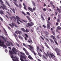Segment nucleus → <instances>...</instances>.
<instances>
[{
    "instance_id": "1",
    "label": "nucleus",
    "mask_w": 61,
    "mask_h": 61,
    "mask_svg": "<svg viewBox=\"0 0 61 61\" xmlns=\"http://www.w3.org/2000/svg\"><path fill=\"white\" fill-rule=\"evenodd\" d=\"M12 51H9V52L10 53V54L11 55L10 56L11 58H15V57L14 56H13V55L14 54V53L15 55H16V52H17V50L15 47H13V48L12 49Z\"/></svg>"
},
{
    "instance_id": "2",
    "label": "nucleus",
    "mask_w": 61,
    "mask_h": 61,
    "mask_svg": "<svg viewBox=\"0 0 61 61\" xmlns=\"http://www.w3.org/2000/svg\"><path fill=\"white\" fill-rule=\"evenodd\" d=\"M0 2L1 3V8H2L3 10H4L5 9V10H7V8H6V6L5 5V4H4V2H3V1L2 0H0Z\"/></svg>"
},
{
    "instance_id": "3",
    "label": "nucleus",
    "mask_w": 61,
    "mask_h": 61,
    "mask_svg": "<svg viewBox=\"0 0 61 61\" xmlns=\"http://www.w3.org/2000/svg\"><path fill=\"white\" fill-rule=\"evenodd\" d=\"M28 46L30 47V51H31L32 52V53H34V55L35 56H36V53L35 52H34V51H33L32 50H32H34V47H33L32 46L30 45H28Z\"/></svg>"
},
{
    "instance_id": "4",
    "label": "nucleus",
    "mask_w": 61,
    "mask_h": 61,
    "mask_svg": "<svg viewBox=\"0 0 61 61\" xmlns=\"http://www.w3.org/2000/svg\"><path fill=\"white\" fill-rule=\"evenodd\" d=\"M34 25V23L33 22H31L30 23H28L27 25H26V26L27 27L30 28V26H32Z\"/></svg>"
},
{
    "instance_id": "5",
    "label": "nucleus",
    "mask_w": 61,
    "mask_h": 61,
    "mask_svg": "<svg viewBox=\"0 0 61 61\" xmlns=\"http://www.w3.org/2000/svg\"><path fill=\"white\" fill-rule=\"evenodd\" d=\"M50 37L51 38H52H52L53 39L56 44V45H58V43H57L56 41V40L55 36L53 35H51L50 36Z\"/></svg>"
},
{
    "instance_id": "6",
    "label": "nucleus",
    "mask_w": 61,
    "mask_h": 61,
    "mask_svg": "<svg viewBox=\"0 0 61 61\" xmlns=\"http://www.w3.org/2000/svg\"><path fill=\"white\" fill-rule=\"evenodd\" d=\"M28 9L31 12H34V11H35L36 10V7H34L33 8V9L32 8H31L30 7H29L28 8Z\"/></svg>"
},
{
    "instance_id": "7",
    "label": "nucleus",
    "mask_w": 61,
    "mask_h": 61,
    "mask_svg": "<svg viewBox=\"0 0 61 61\" xmlns=\"http://www.w3.org/2000/svg\"><path fill=\"white\" fill-rule=\"evenodd\" d=\"M50 56H51V58H54V59H56V56H54V54L53 53H50L49 54Z\"/></svg>"
},
{
    "instance_id": "8",
    "label": "nucleus",
    "mask_w": 61,
    "mask_h": 61,
    "mask_svg": "<svg viewBox=\"0 0 61 61\" xmlns=\"http://www.w3.org/2000/svg\"><path fill=\"white\" fill-rule=\"evenodd\" d=\"M4 41H2L1 40H0V46H2L4 45Z\"/></svg>"
},
{
    "instance_id": "9",
    "label": "nucleus",
    "mask_w": 61,
    "mask_h": 61,
    "mask_svg": "<svg viewBox=\"0 0 61 61\" xmlns=\"http://www.w3.org/2000/svg\"><path fill=\"white\" fill-rule=\"evenodd\" d=\"M26 17L27 18L29 22H30L31 21H32V20L30 18V17H29V16H26Z\"/></svg>"
},
{
    "instance_id": "10",
    "label": "nucleus",
    "mask_w": 61,
    "mask_h": 61,
    "mask_svg": "<svg viewBox=\"0 0 61 61\" xmlns=\"http://www.w3.org/2000/svg\"><path fill=\"white\" fill-rule=\"evenodd\" d=\"M23 5L24 6V8L25 9V10L26 11L27 10V9H26V6L25 5V3H23Z\"/></svg>"
},
{
    "instance_id": "11",
    "label": "nucleus",
    "mask_w": 61,
    "mask_h": 61,
    "mask_svg": "<svg viewBox=\"0 0 61 61\" xmlns=\"http://www.w3.org/2000/svg\"><path fill=\"white\" fill-rule=\"evenodd\" d=\"M55 51L56 52H59H59H60V51H59L58 49V48H55Z\"/></svg>"
},
{
    "instance_id": "12",
    "label": "nucleus",
    "mask_w": 61,
    "mask_h": 61,
    "mask_svg": "<svg viewBox=\"0 0 61 61\" xmlns=\"http://www.w3.org/2000/svg\"><path fill=\"white\" fill-rule=\"evenodd\" d=\"M16 17L17 20H19V21L20 22H21V23H23V22L21 20H20V18L19 17H18V16H16Z\"/></svg>"
},
{
    "instance_id": "13",
    "label": "nucleus",
    "mask_w": 61,
    "mask_h": 61,
    "mask_svg": "<svg viewBox=\"0 0 61 61\" xmlns=\"http://www.w3.org/2000/svg\"><path fill=\"white\" fill-rule=\"evenodd\" d=\"M0 37L3 39L5 42H6V40H5V38L4 36H0Z\"/></svg>"
},
{
    "instance_id": "14",
    "label": "nucleus",
    "mask_w": 61,
    "mask_h": 61,
    "mask_svg": "<svg viewBox=\"0 0 61 61\" xmlns=\"http://www.w3.org/2000/svg\"><path fill=\"white\" fill-rule=\"evenodd\" d=\"M12 60L13 61H18V59L17 58L15 57V59L14 58L12 59Z\"/></svg>"
},
{
    "instance_id": "15",
    "label": "nucleus",
    "mask_w": 61,
    "mask_h": 61,
    "mask_svg": "<svg viewBox=\"0 0 61 61\" xmlns=\"http://www.w3.org/2000/svg\"><path fill=\"white\" fill-rule=\"evenodd\" d=\"M20 57H21L22 58H24V59H26V58H25V56H23L22 55H20Z\"/></svg>"
},
{
    "instance_id": "16",
    "label": "nucleus",
    "mask_w": 61,
    "mask_h": 61,
    "mask_svg": "<svg viewBox=\"0 0 61 61\" xmlns=\"http://www.w3.org/2000/svg\"><path fill=\"white\" fill-rule=\"evenodd\" d=\"M0 13L1 15H4V11L2 10H0Z\"/></svg>"
},
{
    "instance_id": "17",
    "label": "nucleus",
    "mask_w": 61,
    "mask_h": 61,
    "mask_svg": "<svg viewBox=\"0 0 61 61\" xmlns=\"http://www.w3.org/2000/svg\"><path fill=\"white\" fill-rule=\"evenodd\" d=\"M28 58H29V59H31V60H32V59H33V58H32V57H31V55H30L28 56Z\"/></svg>"
},
{
    "instance_id": "18",
    "label": "nucleus",
    "mask_w": 61,
    "mask_h": 61,
    "mask_svg": "<svg viewBox=\"0 0 61 61\" xmlns=\"http://www.w3.org/2000/svg\"><path fill=\"white\" fill-rule=\"evenodd\" d=\"M41 18H42V19L43 20V21H45V19H44V18L43 16V15H41Z\"/></svg>"
},
{
    "instance_id": "19",
    "label": "nucleus",
    "mask_w": 61,
    "mask_h": 61,
    "mask_svg": "<svg viewBox=\"0 0 61 61\" xmlns=\"http://www.w3.org/2000/svg\"><path fill=\"white\" fill-rule=\"evenodd\" d=\"M50 25L48 24H47V28H48V29H50Z\"/></svg>"
},
{
    "instance_id": "20",
    "label": "nucleus",
    "mask_w": 61,
    "mask_h": 61,
    "mask_svg": "<svg viewBox=\"0 0 61 61\" xmlns=\"http://www.w3.org/2000/svg\"><path fill=\"white\" fill-rule=\"evenodd\" d=\"M50 40L51 41V44L54 43V41H53L52 40V39H50Z\"/></svg>"
},
{
    "instance_id": "21",
    "label": "nucleus",
    "mask_w": 61,
    "mask_h": 61,
    "mask_svg": "<svg viewBox=\"0 0 61 61\" xmlns=\"http://www.w3.org/2000/svg\"><path fill=\"white\" fill-rule=\"evenodd\" d=\"M32 4L33 5H34V6H36V4H35V2L33 1H32Z\"/></svg>"
},
{
    "instance_id": "22",
    "label": "nucleus",
    "mask_w": 61,
    "mask_h": 61,
    "mask_svg": "<svg viewBox=\"0 0 61 61\" xmlns=\"http://www.w3.org/2000/svg\"><path fill=\"white\" fill-rule=\"evenodd\" d=\"M57 29H58V30H61V28L59 26H58L57 27Z\"/></svg>"
},
{
    "instance_id": "23",
    "label": "nucleus",
    "mask_w": 61,
    "mask_h": 61,
    "mask_svg": "<svg viewBox=\"0 0 61 61\" xmlns=\"http://www.w3.org/2000/svg\"><path fill=\"white\" fill-rule=\"evenodd\" d=\"M18 36L19 38H21V40H23V37H21V36L19 35Z\"/></svg>"
},
{
    "instance_id": "24",
    "label": "nucleus",
    "mask_w": 61,
    "mask_h": 61,
    "mask_svg": "<svg viewBox=\"0 0 61 61\" xmlns=\"http://www.w3.org/2000/svg\"><path fill=\"white\" fill-rule=\"evenodd\" d=\"M21 29L23 32H25V29L24 28H22Z\"/></svg>"
},
{
    "instance_id": "25",
    "label": "nucleus",
    "mask_w": 61,
    "mask_h": 61,
    "mask_svg": "<svg viewBox=\"0 0 61 61\" xmlns=\"http://www.w3.org/2000/svg\"><path fill=\"white\" fill-rule=\"evenodd\" d=\"M44 33H45V34L46 35H49V34H48V32H47L46 31H44Z\"/></svg>"
},
{
    "instance_id": "26",
    "label": "nucleus",
    "mask_w": 61,
    "mask_h": 61,
    "mask_svg": "<svg viewBox=\"0 0 61 61\" xmlns=\"http://www.w3.org/2000/svg\"><path fill=\"white\" fill-rule=\"evenodd\" d=\"M14 4H15V5L16 6H17V7H19V6H18V5L15 2H14Z\"/></svg>"
},
{
    "instance_id": "27",
    "label": "nucleus",
    "mask_w": 61,
    "mask_h": 61,
    "mask_svg": "<svg viewBox=\"0 0 61 61\" xmlns=\"http://www.w3.org/2000/svg\"><path fill=\"white\" fill-rule=\"evenodd\" d=\"M57 22L59 23L60 22V19H59V18H58L57 19Z\"/></svg>"
},
{
    "instance_id": "28",
    "label": "nucleus",
    "mask_w": 61,
    "mask_h": 61,
    "mask_svg": "<svg viewBox=\"0 0 61 61\" xmlns=\"http://www.w3.org/2000/svg\"><path fill=\"white\" fill-rule=\"evenodd\" d=\"M4 31L5 32V35H7V32H6V30H5V29H4Z\"/></svg>"
},
{
    "instance_id": "29",
    "label": "nucleus",
    "mask_w": 61,
    "mask_h": 61,
    "mask_svg": "<svg viewBox=\"0 0 61 61\" xmlns=\"http://www.w3.org/2000/svg\"><path fill=\"white\" fill-rule=\"evenodd\" d=\"M6 3L9 6V7H10L11 6H10V4H9L6 1Z\"/></svg>"
},
{
    "instance_id": "30",
    "label": "nucleus",
    "mask_w": 61,
    "mask_h": 61,
    "mask_svg": "<svg viewBox=\"0 0 61 61\" xmlns=\"http://www.w3.org/2000/svg\"><path fill=\"white\" fill-rule=\"evenodd\" d=\"M51 31L53 35H54V36H55V32L53 30H52Z\"/></svg>"
},
{
    "instance_id": "31",
    "label": "nucleus",
    "mask_w": 61,
    "mask_h": 61,
    "mask_svg": "<svg viewBox=\"0 0 61 61\" xmlns=\"http://www.w3.org/2000/svg\"><path fill=\"white\" fill-rule=\"evenodd\" d=\"M42 56L44 58H45V59H47V58H46V57L44 55H42Z\"/></svg>"
},
{
    "instance_id": "32",
    "label": "nucleus",
    "mask_w": 61,
    "mask_h": 61,
    "mask_svg": "<svg viewBox=\"0 0 61 61\" xmlns=\"http://www.w3.org/2000/svg\"><path fill=\"white\" fill-rule=\"evenodd\" d=\"M18 33L20 35H21V34L22 33V32L21 31H18Z\"/></svg>"
},
{
    "instance_id": "33",
    "label": "nucleus",
    "mask_w": 61,
    "mask_h": 61,
    "mask_svg": "<svg viewBox=\"0 0 61 61\" xmlns=\"http://www.w3.org/2000/svg\"><path fill=\"white\" fill-rule=\"evenodd\" d=\"M23 45L24 46H25L26 47H27V46H26V45L25 44L23 43Z\"/></svg>"
},
{
    "instance_id": "34",
    "label": "nucleus",
    "mask_w": 61,
    "mask_h": 61,
    "mask_svg": "<svg viewBox=\"0 0 61 61\" xmlns=\"http://www.w3.org/2000/svg\"><path fill=\"white\" fill-rule=\"evenodd\" d=\"M23 50L25 51V52H26V49L25 48H23Z\"/></svg>"
},
{
    "instance_id": "35",
    "label": "nucleus",
    "mask_w": 61,
    "mask_h": 61,
    "mask_svg": "<svg viewBox=\"0 0 61 61\" xmlns=\"http://www.w3.org/2000/svg\"><path fill=\"white\" fill-rule=\"evenodd\" d=\"M50 4L51 5H53V2H52V1H51L50 2Z\"/></svg>"
},
{
    "instance_id": "36",
    "label": "nucleus",
    "mask_w": 61,
    "mask_h": 61,
    "mask_svg": "<svg viewBox=\"0 0 61 61\" xmlns=\"http://www.w3.org/2000/svg\"><path fill=\"white\" fill-rule=\"evenodd\" d=\"M25 32H27V33H28V32H29V30L27 29H26L25 30Z\"/></svg>"
},
{
    "instance_id": "37",
    "label": "nucleus",
    "mask_w": 61,
    "mask_h": 61,
    "mask_svg": "<svg viewBox=\"0 0 61 61\" xmlns=\"http://www.w3.org/2000/svg\"><path fill=\"white\" fill-rule=\"evenodd\" d=\"M56 53H57V56H60V53H59L58 52H56Z\"/></svg>"
},
{
    "instance_id": "38",
    "label": "nucleus",
    "mask_w": 61,
    "mask_h": 61,
    "mask_svg": "<svg viewBox=\"0 0 61 61\" xmlns=\"http://www.w3.org/2000/svg\"><path fill=\"white\" fill-rule=\"evenodd\" d=\"M38 55H39V56H40L41 57L42 56V55H41L40 53H39L38 52Z\"/></svg>"
},
{
    "instance_id": "39",
    "label": "nucleus",
    "mask_w": 61,
    "mask_h": 61,
    "mask_svg": "<svg viewBox=\"0 0 61 61\" xmlns=\"http://www.w3.org/2000/svg\"><path fill=\"white\" fill-rule=\"evenodd\" d=\"M58 30L57 29H56V32H57V33H59V34H60V32H59V31H58Z\"/></svg>"
},
{
    "instance_id": "40",
    "label": "nucleus",
    "mask_w": 61,
    "mask_h": 61,
    "mask_svg": "<svg viewBox=\"0 0 61 61\" xmlns=\"http://www.w3.org/2000/svg\"><path fill=\"white\" fill-rule=\"evenodd\" d=\"M19 6L20 7V8H21L22 7V5H21V4H19Z\"/></svg>"
},
{
    "instance_id": "41",
    "label": "nucleus",
    "mask_w": 61,
    "mask_h": 61,
    "mask_svg": "<svg viewBox=\"0 0 61 61\" xmlns=\"http://www.w3.org/2000/svg\"><path fill=\"white\" fill-rule=\"evenodd\" d=\"M25 53L26 54V55H29V54L28 52H27V51H26V52H25Z\"/></svg>"
},
{
    "instance_id": "42",
    "label": "nucleus",
    "mask_w": 61,
    "mask_h": 61,
    "mask_svg": "<svg viewBox=\"0 0 61 61\" xmlns=\"http://www.w3.org/2000/svg\"><path fill=\"white\" fill-rule=\"evenodd\" d=\"M26 14H27V15H30V13H29V12H27Z\"/></svg>"
},
{
    "instance_id": "43",
    "label": "nucleus",
    "mask_w": 61,
    "mask_h": 61,
    "mask_svg": "<svg viewBox=\"0 0 61 61\" xmlns=\"http://www.w3.org/2000/svg\"><path fill=\"white\" fill-rule=\"evenodd\" d=\"M57 38H58V39H60V38L61 37H60V38H59V36L58 35L57 36Z\"/></svg>"
},
{
    "instance_id": "44",
    "label": "nucleus",
    "mask_w": 61,
    "mask_h": 61,
    "mask_svg": "<svg viewBox=\"0 0 61 61\" xmlns=\"http://www.w3.org/2000/svg\"><path fill=\"white\" fill-rule=\"evenodd\" d=\"M9 25H10V26L11 27H12V28H13V26L11 25V24H9Z\"/></svg>"
},
{
    "instance_id": "45",
    "label": "nucleus",
    "mask_w": 61,
    "mask_h": 61,
    "mask_svg": "<svg viewBox=\"0 0 61 61\" xmlns=\"http://www.w3.org/2000/svg\"><path fill=\"white\" fill-rule=\"evenodd\" d=\"M22 14H24V15H26L25 14V13H24V12L23 11H22Z\"/></svg>"
},
{
    "instance_id": "46",
    "label": "nucleus",
    "mask_w": 61,
    "mask_h": 61,
    "mask_svg": "<svg viewBox=\"0 0 61 61\" xmlns=\"http://www.w3.org/2000/svg\"><path fill=\"white\" fill-rule=\"evenodd\" d=\"M45 39L46 40L48 41V42H49V40H48V39L47 38H46Z\"/></svg>"
},
{
    "instance_id": "47",
    "label": "nucleus",
    "mask_w": 61,
    "mask_h": 61,
    "mask_svg": "<svg viewBox=\"0 0 61 61\" xmlns=\"http://www.w3.org/2000/svg\"><path fill=\"white\" fill-rule=\"evenodd\" d=\"M20 53L22 55H25V53H24L23 52H20Z\"/></svg>"
},
{
    "instance_id": "48",
    "label": "nucleus",
    "mask_w": 61,
    "mask_h": 61,
    "mask_svg": "<svg viewBox=\"0 0 61 61\" xmlns=\"http://www.w3.org/2000/svg\"><path fill=\"white\" fill-rule=\"evenodd\" d=\"M25 36H26V37L27 38H28V35L26 34H25Z\"/></svg>"
},
{
    "instance_id": "49",
    "label": "nucleus",
    "mask_w": 61,
    "mask_h": 61,
    "mask_svg": "<svg viewBox=\"0 0 61 61\" xmlns=\"http://www.w3.org/2000/svg\"><path fill=\"white\" fill-rule=\"evenodd\" d=\"M0 19L1 21H3V19L2 18V17H0Z\"/></svg>"
},
{
    "instance_id": "50",
    "label": "nucleus",
    "mask_w": 61,
    "mask_h": 61,
    "mask_svg": "<svg viewBox=\"0 0 61 61\" xmlns=\"http://www.w3.org/2000/svg\"><path fill=\"white\" fill-rule=\"evenodd\" d=\"M22 20L23 22H25V23H27V22L26 20Z\"/></svg>"
},
{
    "instance_id": "51",
    "label": "nucleus",
    "mask_w": 61,
    "mask_h": 61,
    "mask_svg": "<svg viewBox=\"0 0 61 61\" xmlns=\"http://www.w3.org/2000/svg\"><path fill=\"white\" fill-rule=\"evenodd\" d=\"M12 11L14 12V13H15V9H13L12 10Z\"/></svg>"
},
{
    "instance_id": "52",
    "label": "nucleus",
    "mask_w": 61,
    "mask_h": 61,
    "mask_svg": "<svg viewBox=\"0 0 61 61\" xmlns=\"http://www.w3.org/2000/svg\"><path fill=\"white\" fill-rule=\"evenodd\" d=\"M44 44H45L46 46H47L48 45H47V43H46L45 42Z\"/></svg>"
},
{
    "instance_id": "53",
    "label": "nucleus",
    "mask_w": 61,
    "mask_h": 61,
    "mask_svg": "<svg viewBox=\"0 0 61 61\" xmlns=\"http://www.w3.org/2000/svg\"><path fill=\"white\" fill-rule=\"evenodd\" d=\"M14 25V26H15V27H18V26L16 25V24L15 23Z\"/></svg>"
},
{
    "instance_id": "54",
    "label": "nucleus",
    "mask_w": 61,
    "mask_h": 61,
    "mask_svg": "<svg viewBox=\"0 0 61 61\" xmlns=\"http://www.w3.org/2000/svg\"><path fill=\"white\" fill-rule=\"evenodd\" d=\"M8 28L9 29V30H11V28H10V27L9 26H8Z\"/></svg>"
},
{
    "instance_id": "55",
    "label": "nucleus",
    "mask_w": 61,
    "mask_h": 61,
    "mask_svg": "<svg viewBox=\"0 0 61 61\" xmlns=\"http://www.w3.org/2000/svg\"><path fill=\"white\" fill-rule=\"evenodd\" d=\"M13 1H14L15 3H17V1L16 0H13Z\"/></svg>"
},
{
    "instance_id": "56",
    "label": "nucleus",
    "mask_w": 61,
    "mask_h": 61,
    "mask_svg": "<svg viewBox=\"0 0 61 61\" xmlns=\"http://www.w3.org/2000/svg\"><path fill=\"white\" fill-rule=\"evenodd\" d=\"M37 49H38V50H39V46H37Z\"/></svg>"
},
{
    "instance_id": "57",
    "label": "nucleus",
    "mask_w": 61,
    "mask_h": 61,
    "mask_svg": "<svg viewBox=\"0 0 61 61\" xmlns=\"http://www.w3.org/2000/svg\"><path fill=\"white\" fill-rule=\"evenodd\" d=\"M55 13L56 14L55 15H56H56H57V14H58V12H55Z\"/></svg>"
},
{
    "instance_id": "58",
    "label": "nucleus",
    "mask_w": 61,
    "mask_h": 61,
    "mask_svg": "<svg viewBox=\"0 0 61 61\" xmlns=\"http://www.w3.org/2000/svg\"><path fill=\"white\" fill-rule=\"evenodd\" d=\"M11 24L12 25V26H15V24L14 25V23H12Z\"/></svg>"
},
{
    "instance_id": "59",
    "label": "nucleus",
    "mask_w": 61,
    "mask_h": 61,
    "mask_svg": "<svg viewBox=\"0 0 61 61\" xmlns=\"http://www.w3.org/2000/svg\"><path fill=\"white\" fill-rule=\"evenodd\" d=\"M46 46L48 48V49H50V48H49V46L48 45H47Z\"/></svg>"
},
{
    "instance_id": "60",
    "label": "nucleus",
    "mask_w": 61,
    "mask_h": 61,
    "mask_svg": "<svg viewBox=\"0 0 61 61\" xmlns=\"http://www.w3.org/2000/svg\"><path fill=\"white\" fill-rule=\"evenodd\" d=\"M20 59L21 60V61H24V60L22 58H20Z\"/></svg>"
},
{
    "instance_id": "61",
    "label": "nucleus",
    "mask_w": 61,
    "mask_h": 61,
    "mask_svg": "<svg viewBox=\"0 0 61 61\" xmlns=\"http://www.w3.org/2000/svg\"><path fill=\"white\" fill-rule=\"evenodd\" d=\"M43 27H44V28L45 29L46 28V26L44 25H43Z\"/></svg>"
},
{
    "instance_id": "62",
    "label": "nucleus",
    "mask_w": 61,
    "mask_h": 61,
    "mask_svg": "<svg viewBox=\"0 0 61 61\" xmlns=\"http://www.w3.org/2000/svg\"><path fill=\"white\" fill-rule=\"evenodd\" d=\"M41 37V39H42V40H44V38L41 36H40Z\"/></svg>"
},
{
    "instance_id": "63",
    "label": "nucleus",
    "mask_w": 61,
    "mask_h": 61,
    "mask_svg": "<svg viewBox=\"0 0 61 61\" xmlns=\"http://www.w3.org/2000/svg\"><path fill=\"white\" fill-rule=\"evenodd\" d=\"M13 17L14 18V19H15V20H16L17 19V18H15V16H13Z\"/></svg>"
},
{
    "instance_id": "64",
    "label": "nucleus",
    "mask_w": 61,
    "mask_h": 61,
    "mask_svg": "<svg viewBox=\"0 0 61 61\" xmlns=\"http://www.w3.org/2000/svg\"><path fill=\"white\" fill-rule=\"evenodd\" d=\"M29 40L30 41L31 43H33V41H32V40H31V39H29Z\"/></svg>"
}]
</instances>
